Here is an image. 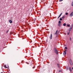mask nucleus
I'll list each match as a JSON object with an SVG mask.
<instances>
[{"label":"nucleus","mask_w":73,"mask_h":73,"mask_svg":"<svg viewBox=\"0 0 73 73\" xmlns=\"http://www.w3.org/2000/svg\"><path fill=\"white\" fill-rule=\"evenodd\" d=\"M54 53L56 54H58V50H57V48H54Z\"/></svg>","instance_id":"obj_1"},{"label":"nucleus","mask_w":73,"mask_h":73,"mask_svg":"<svg viewBox=\"0 0 73 73\" xmlns=\"http://www.w3.org/2000/svg\"><path fill=\"white\" fill-rule=\"evenodd\" d=\"M69 62L70 65H73V62H72V61L71 59H70V60Z\"/></svg>","instance_id":"obj_2"},{"label":"nucleus","mask_w":73,"mask_h":73,"mask_svg":"<svg viewBox=\"0 0 73 73\" xmlns=\"http://www.w3.org/2000/svg\"><path fill=\"white\" fill-rule=\"evenodd\" d=\"M73 12H72L71 14H70V17H72V16H73Z\"/></svg>","instance_id":"obj_3"},{"label":"nucleus","mask_w":73,"mask_h":73,"mask_svg":"<svg viewBox=\"0 0 73 73\" xmlns=\"http://www.w3.org/2000/svg\"><path fill=\"white\" fill-rule=\"evenodd\" d=\"M50 40H52V34H51L50 36Z\"/></svg>","instance_id":"obj_4"},{"label":"nucleus","mask_w":73,"mask_h":73,"mask_svg":"<svg viewBox=\"0 0 73 73\" xmlns=\"http://www.w3.org/2000/svg\"><path fill=\"white\" fill-rule=\"evenodd\" d=\"M64 52H63V55L64 56H65L66 55V51L64 52V51H63Z\"/></svg>","instance_id":"obj_5"},{"label":"nucleus","mask_w":73,"mask_h":73,"mask_svg":"<svg viewBox=\"0 0 73 73\" xmlns=\"http://www.w3.org/2000/svg\"><path fill=\"white\" fill-rule=\"evenodd\" d=\"M58 25L59 27H61V23H58Z\"/></svg>","instance_id":"obj_6"},{"label":"nucleus","mask_w":73,"mask_h":73,"mask_svg":"<svg viewBox=\"0 0 73 73\" xmlns=\"http://www.w3.org/2000/svg\"><path fill=\"white\" fill-rule=\"evenodd\" d=\"M73 28V25H71V27H70L69 28V29H72Z\"/></svg>","instance_id":"obj_7"},{"label":"nucleus","mask_w":73,"mask_h":73,"mask_svg":"<svg viewBox=\"0 0 73 73\" xmlns=\"http://www.w3.org/2000/svg\"><path fill=\"white\" fill-rule=\"evenodd\" d=\"M9 22L10 23V24H12V21L11 20H9Z\"/></svg>","instance_id":"obj_8"},{"label":"nucleus","mask_w":73,"mask_h":73,"mask_svg":"<svg viewBox=\"0 0 73 73\" xmlns=\"http://www.w3.org/2000/svg\"><path fill=\"white\" fill-rule=\"evenodd\" d=\"M30 66H31V67H33V66H34V64H30Z\"/></svg>","instance_id":"obj_9"},{"label":"nucleus","mask_w":73,"mask_h":73,"mask_svg":"<svg viewBox=\"0 0 73 73\" xmlns=\"http://www.w3.org/2000/svg\"><path fill=\"white\" fill-rule=\"evenodd\" d=\"M66 24L65 23H64L63 24V25L64 26V27H65V26L66 25Z\"/></svg>","instance_id":"obj_10"},{"label":"nucleus","mask_w":73,"mask_h":73,"mask_svg":"<svg viewBox=\"0 0 73 73\" xmlns=\"http://www.w3.org/2000/svg\"><path fill=\"white\" fill-rule=\"evenodd\" d=\"M69 70L70 71V72H72V68H71L70 67L69 68Z\"/></svg>","instance_id":"obj_11"},{"label":"nucleus","mask_w":73,"mask_h":73,"mask_svg":"<svg viewBox=\"0 0 73 73\" xmlns=\"http://www.w3.org/2000/svg\"><path fill=\"white\" fill-rule=\"evenodd\" d=\"M57 66H58V68H60V64H57Z\"/></svg>","instance_id":"obj_12"},{"label":"nucleus","mask_w":73,"mask_h":73,"mask_svg":"<svg viewBox=\"0 0 73 73\" xmlns=\"http://www.w3.org/2000/svg\"><path fill=\"white\" fill-rule=\"evenodd\" d=\"M4 67L5 68H8V67H7V65H4Z\"/></svg>","instance_id":"obj_13"},{"label":"nucleus","mask_w":73,"mask_h":73,"mask_svg":"<svg viewBox=\"0 0 73 73\" xmlns=\"http://www.w3.org/2000/svg\"><path fill=\"white\" fill-rule=\"evenodd\" d=\"M62 13H61L60 15H59V17H61V15H62Z\"/></svg>","instance_id":"obj_14"},{"label":"nucleus","mask_w":73,"mask_h":73,"mask_svg":"<svg viewBox=\"0 0 73 73\" xmlns=\"http://www.w3.org/2000/svg\"><path fill=\"white\" fill-rule=\"evenodd\" d=\"M61 21H58V24H61Z\"/></svg>","instance_id":"obj_15"},{"label":"nucleus","mask_w":73,"mask_h":73,"mask_svg":"<svg viewBox=\"0 0 73 73\" xmlns=\"http://www.w3.org/2000/svg\"><path fill=\"white\" fill-rule=\"evenodd\" d=\"M60 21H62V18H60Z\"/></svg>","instance_id":"obj_16"},{"label":"nucleus","mask_w":73,"mask_h":73,"mask_svg":"<svg viewBox=\"0 0 73 73\" xmlns=\"http://www.w3.org/2000/svg\"><path fill=\"white\" fill-rule=\"evenodd\" d=\"M64 18H65V17L64 16H63V17H62V18L63 19H64Z\"/></svg>","instance_id":"obj_17"},{"label":"nucleus","mask_w":73,"mask_h":73,"mask_svg":"<svg viewBox=\"0 0 73 73\" xmlns=\"http://www.w3.org/2000/svg\"><path fill=\"white\" fill-rule=\"evenodd\" d=\"M66 69L67 70H68V69H69V68H68V67H67L66 68Z\"/></svg>","instance_id":"obj_18"},{"label":"nucleus","mask_w":73,"mask_h":73,"mask_svg":"<svg viewBox=\"0 0 73 73\" xmlns=\"http://www.w3.org/2000/svg\"><path fill=\"white\" fill-rule=\"evenodd\" d=\"M66 15H68V13H66L65 14Z\"/></svg>","instance_id":"obj_19"},{"label":"nucleus","mask_w":73,"mask_h":73,"mask_svg":"<svg viewBox=\"0 0 73 73\" xmlns=\"http://www.w3.org/2000/svg\"><path fill=\"white\" fill-rule=\"evenodd\" d=\"M65 49H68V48L67 47H65Z\"/></svg>","instance_id":"obj_20"},{"label":"nucleus","mask_w":73,"mask_h":73,"mask_svg":"<svg viewBox=\"0 0 73 73\" xmlns=\"http://www.w3.org/2000/svg\"><path fill=\"white\" fill-rule=\"evenodd\" d=\"M67 26L68 27H70V25H67Z\"/></svg>","instance_id":"obj_21"},{"label":"nucleus","mask_w":73,"mask_h":73,"mask_svg":"<svg viewBox=\"0 0 73 73\" xmlns=\"http://www.w3.org/2000/svg\"><path fill=\"white\" fill-rule=\"evenodd\" d=\"M26 64H29V63L28 62H26Z\"/></svg>","instance_id":"obj_22"},{"label":"nucleus","mask_w":73,"mask_h":73,"mask_svg":"<svg viewBox=\"0 0 73 73\" xmlns=\"http://www.w3.org/2000/svg\"><path fill=\"white\" fill-rule=\"evenodd\" d=\"M48 36L47 37V39L46 40V43H47V42H48Z\"/></svg>","instance_id":"obj_23"},{"label":"nucleus","mask_w":73,"mask_h":73,"mask_svg":"<svg viewBox=\"0 0 73 73\" xmlns=\"http://www.w3.org/2000/svg\"><path fill=\"white\" fill-rule=\"evenodd\" d=\"M70 33V32H68L67 33V34L69 35V33Z\"/></svg>","instance_id":"obj_24"},{"label":"nucleus","mask_w":73,"mask_h":73,"mask_svg":"<svg viewBox=\"0 0 73 73\" xmlns=\"http://www.w3.org/2000/svg\"><path fill=\"white\" fill-rule=\"evenodd\" d=\"M71 31V29H69V32H70Z\"/></svg>","instance_id":"obj_25"},{"label":"nucleus","mask_w":73,"mask_h":73,"mask_svg":"<svg viewBox=\"0 0 73 73\" xmlns=\"http://www.w3.org/2000/svg\"><path fill=\"white\" fill-rule=\"evenodd\" d=\"M23 62H24V60H22L21 62L22 63H23Z\"/></svg>","instance_id":"obj_26"},{"label":"nucleus","mask_w":73,"mask_h":73,"mask_svg":"<svg viewBox=\"0 0 73 73\" xmlns=\"http://www.w3.org/2000/svg\"><path fill=\"white\" fill-rule=\"evenodd\" d=\"M8 32H9V30H8V31H7V32H6L7 33Z\"/></svg>","instance_id":"obj_27"},{"label":"nucleus","mask_w":73,"mask_h":73,"mask_svg":"<svg viewBox=\"0 0 73 73\" xmlns=\"http://www.w3.org/2000/svg\"><path fill=\"white\" fill-rule=\"evenodd\" d=\"M57 33L56 32V33L55 34V35H57Z\"/></svg>","instance_id":"obj_28"},{"label":"nucleus","mask_w":73,"mask_h":73,"mask_svg":"<svg viewBox=\"0 0 73 73\" xmlns=\"http://www.w3.org/2000/svg\"><path fill=\"white\" fill-rule=\"evenodd\" d=\"M61 72V70H59L58 71L59 72Z\"/></svg>","instance_id":"obj_29"},{"label":"nucleus","mask_w":73,"mask_h":73,"mask_svg":"<svg viewBox=\"0 0 73 73\" xmlns=\"http://www.w3.org/2000/svg\"><path fill=\"white\" fill-rule=\"evenodd\" d=\"M59 1H63V0H59Z\"/></svg>","instance_id":"obj_30"},{"label":"nucleus","mask_w":73,"mask_h":73,"mask_svg":"<svg viewBox=\"0 0 73 73\" xmlns=\"http://www.w3.org/2000/svg\"><path fill=\"white\" fill-rule=\"evenodd\" d=\"M35 68V67L34 66L33 67V69H34Z\"/></svg>","instance_id":"obj_31"},{"label":"nucleus","mask_w":73,"mask_h":73,"mask_svg":"<svg viewBox=\"0 0 73 73\" xmlns=\"http://www.w3.org/2000/svg\"><path fill=\"white\" fill-rule=\"evenodd\" d=\"M70 40L71 41V37L70 38Z\"/></svg>","instance_id":"obj_32"},{"label":"nucleus","mask_w":73,"mask_h":73,"mask_svg":"<svg viewBox=\"0 0 73 73\" xmlns=\"http://www.w3.org/2000/svg\"><path fill=\"white\" fill-rule=\"evenodd\" d=\"M60 17H58V19H59V18Z\"/></svg>","instance_id":"obj_33"},{"label":"nucleus","mask_w":73,"mask_h":73,"mask_svg":"<svg viewBox=\"0 0 73 73\" xmlns=\"http://www.w3.org/2000/svg\"><path fill=\"white\" fill-rule=\"evenodd\" d=\"M58 32V30H57V31H56V32L57 33V32Z\"/></svg>","instance_id":"obj_34"},{"label":"nucleus","mask_w":73,"mask_h":73,"mask_svg":"<svg viewBox=\"0 0 73 73\" xmlns=\"http://www.w3.org/2000/svg\"><path fill=\"white\" fill-rule=\"evenodd\" d=\"M66 51H67V50H66L65 51V52H66Z\"/></svg>","instance_id":"obj_35"},{"label":"nucleus","mask_w":73,"mask_h":73,"mask_svg":"<svg viewBox=\"0 0 73 73\" xmlns=\"http://www.w3.org/2000/svg\"><path fill=\"white\" fill-rule=\"evenodd\" d=\"M72 69L73 70V67L72 68Z\"/></svg>","instance_id":"obj_36"},{"label":"nucleus","mask_w":73,"mask_h":73,"mask_svg":"<svg viewBox=\"0 0 73 73\" xmlns=\"http://www.w3.org/2000/svg\"><path fill=\"white\" fill-rule=\"evenodd\" d=\"M60 4H63V3H61Z\"/></svg>","instance_id":"obj_37"},{"label":"nucleus","mask_w":73,"mask_h":73,"mask_svg":"<svg viewBox=\"0 0 73 73\" xmlns=\"http://www.w3.org/2000/svg\"><path fill=\"white\" fill-rule=\"evenodd\" d=\"M1 73H3V72H1Z\"/></svg>","instance_id":"obj_38"},{"label":"nucleus","mask_w":73,"mask_h":73,"mask_svg":"<svg viewBox=\"0 0 73 73\" xmlns=\"http://www.w3.org/2000/svg\"><path fill=\"white\" fill-rule=\"evenodd\" d=\"M2 69H3V67H2Z\"/></svg>","instance_id":"obj_39"},{"label":"nucleus","mask_w":73,"mask_h":73,"mask_svg":"<svg viewBox=\"0 0 73 73\" xmlns=\"http://www.w3.org/2000/svg\"><path fill=\"white\" fill-rule=\"evenodd\" d=\"M65 46H66V45H65Z\"/></svg>","instance_id":"obj_40"},{"label":"nucleus","mask_w":73,"mask_h":73,"mask_svg":"<svg viewBox=\"0 0 73 73\" xmlns=\"http://www.w3.org/2000/svg\"><path fill=\"white\" fill-rule=\"evenodd\" d=\"M8 68H9V66H8Z\"/></svg>","instance_id":"obj_41"},{"label":"nucleus","mask_w":73,"mask_h":73,"mask_svg":"<svg viewBox=\"0 0 73 73\" xmlns=\"http://www.w3.org/2000/svg\"><path fill=\"white\" fill-rule=\"evenodd\" d=\"M18 37H19V36H18Z\"/></svg>","instance_id":"obj_42"},{"label":"nucleus","mask_w":73,"mask_h":73,"mask_svg":"<svg viewBox=\"0 0 73 73\" xmlns=\"http://www.w3.org/2000/svg\"><path fill=\"white\" fill-rule=\"evenodd\" d=\"M48 63V64H49V63Z\"/></svg>","instance_id":"obj_43"}]
</instances>
